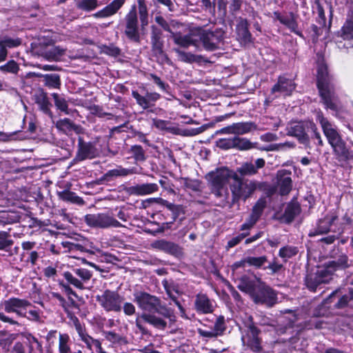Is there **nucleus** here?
Masks as SVG:
<instances>
[{"label":"nucleus","mask_w":353,"mask_h":353,"mask_svg":"<svg viewBox=\"0 0 353 353\" xmlns=\"http://www.w3.org/2000/svg\"><path fill=\"white\" fill-rule=\"evenodd\" d=\"M31 305L29 301L17 297L10 298L2 303L6 312L14 313L19 317L26 316L27 307Z\"/></svg>","instance_id":"4468645a"},{"label":"nucleus","mask_w":353,"mask_h":353,"mask_svg":"<svg viewBox=\"0 0 353 353\" xmlns=\"http://www.w3.org/2000/svg\"><path fill=\"white\" fill-rule=\"evenodd\" d=\"M70 337L67 334H59V353H72L69 345Z\"/></svg>","instance_id":"c03bdc74"},{"label":"nucleus","mask_w":353,"mask_h":353,"mask_svg":"<svg viewBox=\"0 0 353 353\" xmlns=\"http://www.w3.org/2000/svg\"><path fill=\"white\" fill-rule=\"evenodd\" d=\"M19 70V65L14 61L10 60L6 64L0 66V71L3 73H10L13 74H17Z\"/></svg>","instance_id":"09e8293b"},{"label":"nucleus","mask_w":353,"mask_h":353,"mask_svg":"<svg viewBox=\"0 0 353 353\" xmlns=\"http://www.w3.org/2000/svg\"><path fill=\"white\" fill-rule=\"evenodd\" d=\"M232 125L233 134L239 137L257 129L256 125L251 121L235 123L232 124Z\"/></svg>","instance_id":"f704fd0d"},{"label":"nucleus","mask_w":353,"mask_h":353,"mask_svg":"<svg viewBox=\"0 0 353 353\" xmlns=\"http://www.w3.org/2000/svg\"><path fill=\"white\" fill-rule=\"evenodd\" d=\"M140 318L157 329L163 330L167 327V322L163 318L154 314L143 312Z\"/></svg>","instance_id":"cd10ccee"},{"label":"nucleus","mask_w":353,"mask_h":353,"mask_svg":"<svg viewBox=\"0 0 353 353\" xmlns=\"http://www.w3.org/2000/svg\"><path fill=\"white\" fill-rule=\"evenodd\" d=\"M57 196L59 199L63 201L70 202L79 205H83L85 203L81 197L77 196L76 193L70 191V190H64L63 191L58 192Z\"/></svg>","instance_id":"e433bc0d"},{"label":"nucleus","mask_w":353,"mask_h":353,"mask_svg":"<svg viewBox=\"0 0 353 353\" xmlns=\"http://www.w3.org/2000/svg\"><path fill=\"white\" fill-rule=\"evenodd\" d=\"M259 330L252 323L245 326L241 336L242 343L246 349L252 353L259 352L261 350V340L259 338Z\"/></svg>","instance_id":"9b49d317"},{"label":"nucleus","mask_w":353,"mask_h":353,"mask_svg":"<svg viewBox=\"0 0 353 353\" xmlns=\"http://www.w3.org/2000/svg\"><path fill=\"white\" fill-rule=\"evenodd\" d=\"M84 221L92 228H108L123 226L117 219L105 213L87 214L84 216Z\"/></svg>","instance_id":"9d476101"},{"label":"nucleus","mask_w":353,"mask_h":353,"mask_svg":"<svg viewBox=\"0 0 353 353\" xmlns=\"http://www.w3.org/2000/svg\"><path fill=\"white\" fill-rule=\"evenodd\" d=\"M295 89V84L292 80L284 77H279L277 83L272 87L271 92L276 94V97L280 95L289 96Z\"/></svg>","instance_id":"2eb2a0df"},{"label":"nucleus","mask_w":353,"mask_h":353,"mask_svg":"<svg viewBox=\"0 0 353 353\" xmlns=\"http://www.w3.org/2000/svg\"><path fill=\"white\" fill-rule=\"evenodd\" d=\"M125 0H113L102 10L94 14L96 17L105 18L115 14L124 5Z\"/></svg>","instance_id":"393cba45"},{"label":"nucleus","mask_w":353,"mask_h":353,"mask_svg":"<svg viewBox=\"0 0 353 353\" xmlns=\"http://www.w3.org/2000/svg\"><path fill=\"white\" fill-rule=\"evenodd\" d=\"M137 173V170L135 168L128 169L119 165L114 169L108 171V172L105 174V176L108 177H119L126 176Z\"/></svg>","instance_id":"58836bf2"},{"label":"nucleus","mask_w":353,"mask_h":353,"mask_svg":"<svg viewBox=\"0 0 353 353\" xmlns=\"http://www.w3.org/2000/svg\"><path fill=\"white\" fill-rule=\"evenodd\" d=\"M343 39H353V22L348 23L342 28Z\"/></svg>","instance_id":"bf43d9fd"},{"label":"nucleus","mask_w":353,"mask_h":353,"mask_svg":"<svg viewBox=\"0 0 353 353\" xmlns=\"http://www.w3.org/2000/svg\"><path fill=\"white\" fill-rule=\"evenodd\" d=\"M216 146L221 149L234 148V137L219 139L216 141Z\"/></svg>","instance_id":"5fc2aeb1"},{"label":"nucleus","mask_w":353,"mask_h":353,"mask_svg":"<svg viewBox=\"0 0 353 353\" xmlns=\"http://www.w3.org/2000/svg\"><path fill=\"white\" fill-rule=\"evenodd\" d=\"M281 23L286 26L292 32L297 33L298 26L293 16L285 17Z\"/></svg>","instance_id":"052dcab7"},{"label":"nucleus","mask_w":353,"mask_h":353,"mask_svg":"<svg viewBox=\"0 0 353 353\" xmlns=\"http://www.w3.org/2000/svg\"><path fill=\"white\" fill-rule=\"evenodd\" d=\"M287 134L296 137L302 144L307 145L310 143L309 137L305 133L303 125L299 123H292L287 127Z\"/></svg>","instance_id":"4be33fe9"},{"label":"nucleus","mask_w":353,"mask_h":353,"mask_svg":"<svg viewBox=\"0 0 353 353\" xmlns=\"http://www.w3.org/2000/svg\"><path fill=\"white\" fill-rule=\"evenodd\" d=\"M268 261V258L265 256H261L259 257L248 256L245 258L247 264L250 266H254L256 268H260L262 267Z\"/></svg>","instance_id":"3c124183"},{"label":"nucleus","mask_w":353,"mask_h":353,"mask_svg":"<svg viewBox=\"0 0 353 353\" xmlns=\"http://www.w3.org/2000/svg\"><path fill=\"white\" fill-rule=\"evenodd\" d=\"M101 52L112 57H117L121 53L120 49L114 45L103 46Z\"/></svg>","instance_id":"13d9d810"},{"label":"nucleus","mask_w":353,"mask_h":353,"mask_svg":"<svg viewBox=\"0 0 353 353\" xmlns=\"http://www.w3.org/2000/svg\"><path fill=\"white\" fill-rule=\"evenodd\" d=\"M64 248H68L69 251L70 252H74V251H80V252H85V248L79 244V243H74L70 242H63L62 243Z\"/></svg>","instance_id":"338daca9"},{"label":"nucleus","mask_w":353,"mask_h":353,"mask_svg":"<svg viewBox=\"0 0 353 353\" xmlns=\"http://www.w3.org/2000/svg\"><path fill=\"white\" fill-rule=\"evenodd\" d=\"M151 43L152 52L154 55L164 56V52L163 50V44L162 41H151Z\"/></svg>","instance_id":"0e129e2a"},{"label":"nucleus","mask_w":353,"mask_h":353,"mask_svg":"<svg viewBox=\"0 0 353 353\" xmlns=\"http://www.w3.org/2000/svg\"><path fill=\"white\" fill-rule=\"evenodd\" d=\"M182 182L183 185L188 189L194 191H198L201 187V183L198 180L190 179L188 178H183Z\"/></svg>","instance_id":"6e6d98bb"},{"label":"nucleus","mask_w":353,"mask_h":353,"mask_svg":"<svg viewBox=\"0 0 353 353\" xmlns=\"http://www.w3.org/2000/svg\"><path fill=\"white\" fill-rule=\"evenodd\" d=\"M159 190V186L157 183H142L131 186L128 189L130 194L136 196H144L154 193Z\"/></svg>","instance_id":"5701e85b"},{"label":"nucleus","mask_w":353,"mask_h":353,"mask_svg":"<svg viewBox=\"0 0 353 353\" xmlns=\"http://www.w3.org/2000/svg\"><path fill=\"white\" fill-rule=\"evenodd\" d=\"M255 144L246 138L239 136L234 137V148L239 150H248L255 148Z\"/></svg>","instance_id":"79ce46f5"},{"label":"nucleus","mask_w":353,"mask_h":353,"mask_svg":"<svg viewBox=\"0 0 353 353\" xmlns=\"http://www.w3.org/2000/svg\"><path fill=\"white\" fill-rule=\"evenodd\" d=\"M298 248L295 246L286 245L281 248L279 252V256L286 261L298 253Z\"/></svg>","instance_id":"de8ad7c7"},{"label":"nucleus","mask_w":353,"mask_h":353,"mask_svg":"<svg viewBox=\"0 0 353 353\" xmlns=\"http://www.w3.org/2000/svg\"><path fill=\"white\" fill-rule=\"evenodd\" d=\"M214 330L218 334L219 336L223 334L226 329L225 319L223 316H219L214 323Z\"/></svg>","instance_id":"4d7b16f0"},{"label":"nucleus","mask_w":353,"mask_h":353,"mask_svg":"<svg viewBox=\"0 0 353 353\" xmlns=\"http://www.w3.org/2000/svg\"><path fill=\"white\" fill-rule=\"evenodd\" d=\"M170 37L176 45L184 48L196 45V41L192 38L191 34L183 35L181 32L176 30Z\"/></svg>","instance_id":"c756f323"},{"label":"nucleus","mask_w":353,"mask_h":353,"mask_svg":"<svg viewBox=\"0 0 353 353\" xmlns=\"http://www.w3.org/2000/svg\"><path fill=\"white\" fill-rule=\"evenodd\" d=\"M65 49L60 46H50L43 50L40 55L47 61H57L65 54Z\"/></svg>","instance_id":"a878e982"},{"label":"nucleus","mask_w":353,"mask_h":353,"mask_svg":"<svg viewBox=\"0 0 353 353\" xmlns=\"http://www.w3.org/2000/svg\"><path fill=\"white\" fill-rule=\"evenodd\" d=\"M97 6V0H81L77 4V8L88 12L94 10Z\"/></svg>","instance_id":"8fccbe9b"},{"label":"nucleus","mask_w":353,"mask_h":353,"mask_svg":"<svg viewBox=\"0 0 353 353\" xmlns=\"http://www.w3.org/2000/svg\"><path fill=\"white\" fill-rule=\"evenodd\" d=\"M132 96L136 100L137 103L143 110L153 107L155 102L161 97V95L157 92H147L145 95L143 96L136 90L132 92Z\"/></svg>","instance_id":"dca6fc26"},{"label":"nucleus","mask_w":353,"mask_h":353,"mask_svg":"<svg viewBox=\"0 0 353 353\" xmlns=\"http://www.w3.org/2000/svg\"><path fill=\"white\" fill-rule=\"evenodd\" d=\"M134 301L143 311L154 312L168 319L170 322L175 321L173 311L163 305L161 299L154 295L142 291L136 292L134 293Z\"/></svg>","instance_id":"39448f33"},{"label":"nucleus","mask_w":353,"mask_h":353,"mask_svg":"<svg viewBox=\"0 0 353 353\" xmlns=\"http://www.w3.org/2000/svg\"><path fill=\"white\" fill-rule=\"evenodd\" d=\"M236 33L241 42L247 43L251 41V34L248 30V23L246 19H239L236 26Z\"/></svg>","instance_id":"c85d7f7f"},{"label":"nucleus","mask_w":353,"mask_h":353,"mask_svg":"<svg viewBox=\"0 0 353 353\" xmlns=\"http://www.w3.org/2000/svg\"><path fill=\"white\" fill-rule=\"evenodd\" d=\"M291 173L287 170H282L277 172V184L279 188V192L281 195H286L292 190Z\"/></svg>","instance_id":"a211bd4d"},{"label":"nucleus","mask_w":353,"mask_h":353,"mask_svg":"<svg viewBox=\"0 0 353 353\" xmlns=\"http://www.w3.org/2000/svg\"><path fill=\"white\" fill-rule=\"evenodd\" d=\"M21 44V40L19 38H11L8 36L0 37V47L3 46L5 49L17 48Z\"/></svg>","instance_id":"a18cd8bd"},{"label":"nucleus","mask_w":353,"mask_h":353,"mask_svg":"<svg viewBox=\"0 0 353 353\" xmlns=\"http://www.w3.org/2000/svg\"><path fill=\"white\" fill-rule=\"evenodd\" d=\"M317 87L326 108L336 110L338 108L337 99L334 93V87L332 83V78L328 74L327 65L321 62L317 69Z\"/></svg>","instance_id":"20e7f679"},{"label":"nucleus","mask_w":353,"mask_h":353,"mask_svg":"<svg viewBox=\"0 0 353 353\" xmlns=\"http://www.w3.org/2000/svg\"><path fill=\"white\" fill-rule=\"evenodd\" d=\"M337 219V216L334 214H327L318 221L316 229L314 231L310 232L309 236H314L327 233L330 230L331 225Z\"/></svg>","instance_id":"f3484780"},{"label":"nucleus","mask_w":353,"mask_h":353,"mask_svg":"<svg viewBox=\"0 0 353 353\" xmlns=\"http://www.w3.org/2000/svg\"><path fill=\"white\" fill-rule=\"evenodd\" d=\"M239 172L243 175H252L257 172L255 165L252 163H243L238 170Z\"/></svg>","instance_id":"603ef678"},{"label":"nucleus","mask_w":353,"mask_h":353,"mask_svg":"<svg viewBox=\"0 0 353 353\" xmlns=\"http://www.w3.org/2000/svg\"><path fill=\"white\" fill-rule=\"evenodd\" d=\"M347 266V256L341 255L338 259L326 263L315 274L307 275L305 285L310 291L316 292L317 289H321V285L322 284L329 283L336 270L343 269Z\"/></svg>","instance_id":"7ed1b4c3"},{"label":"nucleus","mask_w":353,"mask_h":353,"mask_svg":"<svg viewBox=\"0 0 353 353\" xmlns=\"http://www.w3.org/2000/svg\"><path fill=\"white\" fill-rule=\"evenodd\" d=\"M34 99L35 103L39 106V108L44 114L52 118L53 114L50 110L52 104L48 97V94L43 90H39L34 94Z\"/></svg>","instance_id":"aec40b11"},{"label":"nucleus","mask_w":353,"mask_h":353,"mask_svg":"<svg viewBox=\"0 0 353 353\" xmlns=\"http://www.w3.org/2000/svg\"><path fill=\"white\" fill-rule=\"evenodd\" d=\"M122 310L126 316H130L136 313V307L130 302H123Z\"/></svg>","instance_id":"69168bd1"},{"label":"nucleus","mask_w":353,"mask_h":353,"mask_svg":"<svg viewBox=\"0 0 353 353\" xmlns=\"http://www.w3.org/2000/svg\"><path fill=\"white\" fill-rule=\"evenodd\" d=\"M203 47L207 50L212 51L218 48V44L221 40L220 37L214 32H204L200 37Z\"/></svg>","instance_id":"bb28decb"},{"label":"nucleus","mask_w":353,"mask_h":353,"mask_svg":"<svg viewBox=\"0 0 353 353\" xmlns=\"http://www.w3.org/2000/svg\"><path fill=\"white\" fill-rule=\"evenodd\" d=\"M99 155V151L94 142H86L82 138H79L77 150L72 161L75 163L86 159H92Z\"/></svg>","instance_id":"f8f14e48"},{"label":"nucleus","mask_w":353,"mask_h":353,"mask_svg":"<svg viewBox=\"0 0 353 353\" xmlns=\"http://www.w3.org/2000/svg\"><path fill=\"white\" fill-rule=\"evenodd\" d=\"M13 243L10 232H0V250H7L11 248Z\"/></svg>","instance_id":"49530a36"},{"label":"nucleus","mask_w":353,"mask_h":353,"mask_svg":"<svg viewBox=\"0 0 353 353\" xmlns=\"http://www.w3.org/2000/svg\"><path fill=\"white\" fill-rule=\"evenodd\" d=\"M257 288L252 296L256 304L264 305L268 307H273L277 303V293L271 287L257 279Z\"/></svg>","instance_id":"6e6552de"},{"label":"nucleus","mask_w":353,"mask_h":353,"mask_svg":"<svg viewBox=\"0 0 353 353\" xmlns=\"http://www.w3.org/2000/svg\"><path fill=\"white\" fill-rule=\"evenodd\" d=\"M301 208L298 203H290L284 213V216L287 222H292L294 218L300 213Z\"/></svg>","instance_id":"37998d69"},{"label":"nucleus","mask_w":353,"mask_h":353,"mask_svg":"<svg viewBox=\"0 0 353 353\" xmlns=\"http://www.w3.org/2000/svg\"><path fill=\"white\" fill-rule=\"evenodd\" d=\"M174 51L176 53L179 60L185 63H199L203 59L201 55H196L191 52H185L179 48H174Z\"/></svg>","instance_id":"4c0bfd02"},{"label":"nucleus","mask_w":353,"mask_h":353,"mask_svg":"<svg viewBox=\"0 0 353 353\" xmlns=\"http://www.w3.org/2000/svg\"><path fill=\"white\" fill-rule=\"evenodd\" d=\"M334 307L336 309L346 307L353 309V288H348L345 294L339 296V300L335 303Z\"/></svg>","instance_id":"473e14b6"},{"label":"nucleus","mask_w":353,"mask_h":353,"mask_svg":"<svg viewBox=\"0 0 353 353\" xmlns=\"http://www.w3.org/2000/svg\"><path fill=\"white\" fill-rule=\"evenodd\" d=\"M73 273L65 272L63 276L65 279L75 288L83 290L84 283H87L92 276V273L85 268H75Z\"/></svg>","instance_id":"ddd939ff"},{"label":"nucleus","mask_w":353,"mask_h":353,"mask_svg":"<svg viewBox=\"0 0 353 353\" xmlns=\"http://www.w3.org/2000/svg\"><path fill=\"white\" fill-rule=\"evenodd\" d=\"M233 182L230 185V190L232 194L233 203L237 201L240 199L244 200L248 198L256 190V185L254 181L245 180L243 181L234 174Z\"/></svg>","instance_id":"1a4fd4ad"},{"label":"nucleus","mask_w":353,"mask_h":353,"mask_svg":"<svg viewBox=\"0 0 353 353\" xmlns=\"http://www.w3.org/2000/svg\"><path fill=\"white\" fill-rule=\"evenodd\" d=\"M266 205V201L265 199H259L252 208V212L250 217L246 220L245 222L248 223L252 227L259 220L261 216L264 208Z\"/></svg>","instance_id":"7c9ffc66"},{"label":"nucleus","mask_w":353,"mask_h":353,"mask_svg":"<svg viewBox=\"0 0 353 353\" xmlns=\"http://www.w3.org/2000/svg\"><path fill=\"white\" fill-rule=\"evenodd\" d=\"M104 335L108 341L113 343H120L123 340V337L114 332H105Z\"/></svg>","instance_id":"680f3d73"},{"label":"nucleus","mask_w":353,"mask_h":353,"mask_svg":"<svg viewBox=\"0 0 353 353\" xmlns=\"http://www.w3.org/2000/svg\"><path fill=\"white\" fill-rule=\"evenodd\" d=\"M151 245L156 250L163 251L172 255L178 256L181 253V248L177 244L164 239L155 241Z\"/></svg>","instance_id":"412c9836"},{"label":"nucleus","mask_w":353,"mask_h":353,"mask_svg":"<svg viewBox=\"0 0 353 353\" xmlns=\"http://www.w3.org/2000/svg\"><path fill=\"white\" fill-rule=\"evenodd\" d=\"M198 333L201 336L204 338L212 339L219 336L218 334L214 330V329L205 330L199 328L198 329Z\"/></svg>","instance_id":"774afa93"},{"label":"nucleus","mask_w":353,"mask_h":353,"mask_svg":"<svg viewBox=\"0 0 353 353\" xmlns=\"http://www.w3.org/2000/svg\"><path fill=\"white\" fill-rule=\"evenodd\" d=\"M195 310L201 314H210L214 311L212 301L205 294H198L194 301Z\"/></svg>","instance_id":"6ab92c4d"},{"label":"nucleus","mask_w":353,"mask_h":353,"mask_svg":"<svg viewBox=\"0 0 353 353\" xmlns=\"http://www.w3.org/2000/svg\"><path fill=\"white\" fill-rule=\"evenodd\" d=\"M56 128L61 132L68 134L72 131L78 133L80 127L68 118L58 120L55 123Z\"/></svg>","instance_id":"72a5a7b5"},{"label":"nucleus","mask_w":353,"mask_h":353,"mask_svg":"<svg viewBox=\"0 0 353 353\" xmlns=\"http://www.w3.org/2000/svg\"><path fill=\"white\" fill-rule=\"evenodd\" d=\"M44 85L49 88L59 89L61 79L58 74H46L43 76Z\"/></svg>","instance_id":"ea45409f"},{"label":"nucleus","mask_w":353,"mask_h":353,"mask_svg":"<svg viewBox=\"0 0 353 353\" xmlns=\"http://www.w3.org/2000/svg\"><path fill=\"white\" fill-rule=\"evenodd\" d=\"M237 288L241 292L248 293L252 296L256 290L257 285L254 280L245 275L239 278Z\"/></svg>","instance_id":"2f4dec72"},{"label":"nucleus","mask_w":353,"mask_h":353,"mask_svg":"<svg viewBox=\"0 0 353 353\" xmlns=\"http://www.w3.org/2000/svg\"><path fill=\"white\" fill-rule=\"evenodd\" d=\"M249 234L248 232H243L241 234L233 237L228 242L227 247L231 248L239 244L244 238Z\"/></svg>","instance_id":"e2e57ef3"},{"label":"nucleus","mask_w":353,"mask_h":353,"mask_svg":"<svg viewBox=\"0 0 353 353\" xmlns=\"http://www.w3.org/2000/svg\"><path fill=\"white\" fill-rule=\"evenodd\" d=\"M155 22L160 26L165 31L172 35L176 30L183 26V24L175 19L167 21L163 17L157 15L154 18Z\"/></svg>","instance_id":"b1692460"},{"label":"nucleus","mask_w":353,"mask_h":353,"mask_svg":"<svg viewBox=\"0 0 353 353\" xmlns=\"http://www.w3.org/2000/svg\"><path fill=\"white\" fill-rule=\"evenodd\" d=\"M74 325L75 327V329L81 338V339L85 343L87 347L92 350V345L95 341L94 339H93L92 336L88 335L85 329L83 327L81 324L80 323L79 319L77 317H74L73 319Z\"/></svg>","instance_id":"c9c22d12"},{"label":"nucleus","mask_w":353,"mask_h":353,"mask_svg":"<svg viewBox=\"0 0 353 353\" xmlns=\"http://www.w3.org/2000/svg\"><path fill=\"white\" fill-rule=\"evenodd\" d=\"M130 150L137 161H144L145 160V152L141 145H133Z\"/></svg>","instance_id":"864d4df0"},{"label":"nucleus","mask_w":353,"mask_h":353,"mask_svg":"<svg viewBox=\"0 0 353 353\" xmlns=\"http://www.w3.org/2000/svg\"><path fill=\"white\" fill-rule=\"evenodd\" d=\"M233 174L229 169L221 168L206 175L205 178L209 182L211 190L216 197L227 198L228 192L225 185L228 180L232 178Z\"/></svg>","instance_id":"423d86ee"},{"label":"nucleus","mask_w":353,"mask_h":353,"mask_svg":"<svg viewBox=\"0 0 353 353\" xmlns=\"http://www.w3.org/2000/svg\"><path fill=\"white\" fill-rule=\"evenodd\" d=\"M52 97L54 99V105L60 111L64 112L65 114L72 113V110L68 108L67 101L57 93H52Z\"/></svg>","instance_id":"a19ab883"},{"label":"nucleus","mask_w":353,"mask_h":353,"mask_svg":"<svg viewBox=\"0 0 353 353\" xmlns=\"http://www.w3.org/2000/svg\"><path fill=\"white\" fill-rule=\"evenodd\" d=\"M96 301L107 312H120L124 298L117 291L106 289L96 296Z\"/></svg>","instance_id":"0eeeda50"},{"label":"nucleus","mask_w":353,"mask_h":353,"mask_svg":"<svg viewBox=\"0 0 353 353\" xmlns=\"http://www.w3.org/2000/svg\"><path fill=\"white\" fill-rule=\"evenodd\" d=\"M316 121L320 123L328 143L332 148L333 154L339 162L347 163L353 159V151L350 150L343 140L336 126L324 117L321 112L316 115Z\"/></svg>","instance_id":"f03ea898"},{"label":"nucleus","mask_w":353,"mask_h":353,"mask_svg":"<svg viewBox=\"0 0 353 353\" xmlns=\"http://www.w3.org/2000/svg\"><path fill=\"white\" fill-rule=\"evenodd\" d=\"M137 6L133 4L125 15L122 26L123 34L130 41L139 43L141 31L149 24L148 8L145 0H137Z\"/></svg>","instance_id":"f257e3e1"}]
</instances>
